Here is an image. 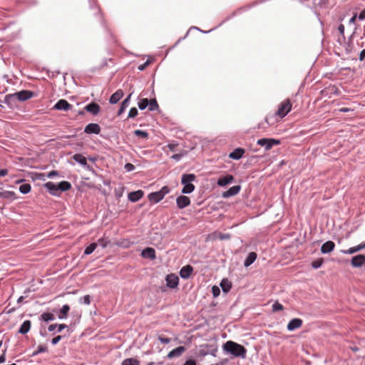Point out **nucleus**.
Listing matches in <instances>:
<instances>
[{"instance_id": "4468645a", "label": "nucleus", "mask_w": 365, "mask_h": 365, "mask_svg": "<svg viewBox=\"0 0 365 365\" xmlns=\"http://www.w3.org/2000/svg\"><path fill=\"white\" fill-rule=\"evenodd\" d=\"M193 272V267L191 265L182 267L180 271V275L183 279H188Z\"/></svg>"}, {"instance_id": "49530a36", "label": "nucleus", "mask_w": 365, "mask_h": 365, "mask_svg": "<svg viewBox=\"0 0 365 365\" xmlns=\"http://www.w3.org/2000/svg\"><path fill=\"white\" fill-rule=\"evenodd\" d=\"M158 339L163 344H169L171 341L170 338L165 337L163 335H160Z\"/></svg>"}, {"instance_id": "0e129e2a", "label": "nucleus", "mask_w": 365, "mask_h": 365, "mask_svg": "<svg viewBox=\"0 0 365 365\" xmlns=\"http://www.w3.org/2000/svg\"><path fill=\"white\" fill-rule=\"evenodd\" d=\"M350 110H351V109H350L349 108H341L339 109V111L342 112V113L349 112Z\"/></svg>"}, {"instance_id": "4c0bfd02", "label": "nucleus", "mask_w": 365, "mask_h": 365, "mask_svg": "<svg viewBox=\"0 0 365 365\" xmlns=\"http://www.w3.org/2000/svg\"><path fill=\"white\" fill-rule=\"evenodd\" d=\"M3 195H4L3 198L14 199V200L16 198V193L13 191L4 190Z\"/></svg>"}, {"instance_id": "79ce46f5", "label": "nucleus", "mask_w": 365, "mask_h": 365, "mask_svg": "<svg viewBox=\"0 0 365 365\" xmlns=\"http://www.w3.org/2000/svg\"><path fill=\"white\" fill-rule=\"evenodd\" d=\"M322 263H323V259L320 258V259L313 261L312 262V266L314 268L317 269L322 266Z\"/></svg>"}, {"instance_id": "6e6552de", "label": "nucleus", "mask_w": 365, "mask_h": 365, "mask_svg": "<svg viewBox=\"0 0 365 365\" xmlns=\"http://www.w3.org/2000/svg\"><path fill=\"white\" fill-rule=\"evenodd\" d=\"M167 286L170 288H175L178 285L179 278L175 274H169L165 278Z\"/></svg>"}, {"instance_id": "1a4fd4ad", "label": "nucleus", "mask_w": 365, "mask_h": 365, "mask_svg": "<svg viewBox=\"0 0 365 365\" xmlns=\"http://www.w3.org/2000/svg\"><path fill=\"white\" fill-rule=\"evenodd\" d=\"M71 108L72 105L64 99L59 100L53 106V109L58 110H68L71 109Z\"/></svg>"}, {"instance_id": "a18cd8bd", "label": "nucleus", "mask_w": 365, "mask_h": 365, "mask_svg": "<svg viewBox=\"0 0 365 365\" xmlns=\"http://www.w3.org/2000/svg\"><path fill=\"white\" fill-rule=\"evenodd\" d=\"M138 113V111L137 108L133 107L129 111L128 118H135V116H137Z\"/></svg>"}, {"instance_id": "4d7b16f0", "label": "nucleus", "mask_w": 365, "mask_h": 365, "mask_svg": "<svg viewBox=\"0 0 365 365\" xmlns=\"http://www.w3.org/2000/svg\"><path fill=\"white\" fill-rule=\"evenodd\" d=\"M8 174V170L7 169H1L0 170V177H4Z\"/></svg>"}, {"instance_id": "7c9ffc66", "label": "nucleus", "mask_w": 365, "mask_h": 365, "mask_svg": "<svg viewBox=\"0 0 365 365\" xmlns=\"http://www.w3.org/2000/svg\"><path fill=\"white\" fill-rule=\"evenodd\" d=\"M70 310V307L68 304H65L61 309L60 312L58 314L59 319H65L67 317L68 313Z\"/></svg>"}, {"instance_id": "e433bc0d", "label": "nucleus", "mask_w": 365, "mask_h": 365, "mask_svg": "<svg viewBox=\"0 0 365 365\" xmlns=\"http://www.w3.org/2000/svg\"><path fill=\"white\" fill-rule=\"evenodd\" d=\"M149 101L148 98H142L138 102V107L140 110H143L148 106Z\"/></svg>"}, {"instance_id": "412c9836", "label": "nucleus", "mask_w": 365, "mask_h": 365, "mask_svg": "<svg viewBox=\"0 0 365 365\" xmlns=\"http://www.w3.org/2000/svg\"><path fill=\"white\" fill-rule=\"evenodd\" d=\"M335 247V244L332 241H327L324 243L321 247V252L324 254L331 252Z\"/></svg>"}, {"instance_id": "0eeeda50", "label": "nucleus", "mask_w": 365, "mask_h": 365, "mask_svg": "<svg viewBox=\"0 0 365 365\" xmlns=\"http://www.w3.org/2000/svg\"><path fill=\"white\" fill-rule=\"evenodd\" d=\"M257 143L262 147H264L266 150H269L274 145H279L280 141L273 138H261L257 140Z\"/></svg>"}, {"instance_id": "dca6fc26", "label": "nucleus", "mask_w": 365, "mask_h": 365, "mask_svg": "<svg viewBox=\"0 0 365 365\" xmlns=\"http://www.w3.org/2000/svg\"><path fill=\"white\" fill-rule=\"evenodd\" d=\"M141 255L144 258H148L150 259H154L156 257L155 251L152 247H147L144 249L141 252Z\"/></svg>"}, {"instance_id": "9d476101", "label": "nucleus", "mask_w": 365, "mask_h": 365, "mask_svg": "<svg viewBox=\"0 0 365 365\" xmlns=\"http://www.w3.org/2000/svg\"><path fill=\"white\" fill-rule=\"evenodd\" d=\"M178 207L183 209L190 205V200L185 195H180L176 199Z\"/></svg>"}, {"instance_id": "58836bf2", "label": "nucleus", "mask_w": 365, "mask_h": 365, "mask_svg": "<svg viewBox=\"0 0 365 365\" xmlns=\"http://www.w3.org/2000/svg\"><path fill=\"white\" fill-rule=\"evenodd\" d=\"M110 243V240L108 238L101 237L98 240V245L101 246L103 248L106 247Z\"/></svg>"}, {"instance_id": "f3484780", "label": "nucleus", "mask_w": 365, "mask_h": 365, "mask_svg": "<svg viewBox=\"0 0 365 365\" xmlns=\"http://www.w3.org/2000/svg\"><path fill=\"white\" fill-rule=\"evenodd\" d=\"M234 180V177L232 175H227L226 176L220 178L217 180V185L219 186L223 187L230 183H231Z\"/></svg>"}, {"instance_id": "f704fd0d", "label": "nucleus", "mask_w": 365, "mask_h": 365, "mask_svg": "<svg viewBox=\"0 0 365 365\" xmlns=\"http://www.w3.org/2000/svg\"><path fill=\"white\" fill-rule=\"evenodd\" d=\"M148 106H149V110H152V111L158 110L159 108L158 102L155 98L150 99L149 101Z\"/></svg>"}, {"instance_id": "a878e982", "label": "nucleus", "mask_w": 365, "mask_h": 365, "mask_svg": "<svg viewBox=\"0 0 365 365\" xmlns=\"http://www.w3.org/2000/svg\"><path fill=\"white\" fill-rule=\"evenodd\" d=\"M279 118L277 116V113L275 112L273 114L268 115L265 118V121L269 125H272L277 123L279 121Z\"/></svg>"}, {"instance_id": "a211bd4d", "label": "nucleus", "mask_w": 365, "mask_h": 365, "mask_svg": "<svg viewBox=\"0 0 365 365\" xmlns=\"http://www.w3.org/2000/svg\"><path fill=\"white\" fill-rule=\"evenodd\" d=\"M123 91L121 89L117 90L110 98V103L112 104L117 103L123 96Z\"/></svg>"}, {"instance_id": "6e6d98bb", "label": "nucleus", "mask_w": 365, "mask_h": 365, "mask_svg": "<svg viewBox=\"0 0 365 365\" xmlns=\"http://www.w3.org/2000/svg\"><path fill=\"white\" fill-rule=\"evenodd\" d=\"M184 365H196V362L192 359H190L186 361Z\"/></svg>"}, {"instance_id": "37998d69", "label": "nucleus", "mask_w": 365, "mask_h": 365, "mask_svg": "<svg viewBox=\"0 0 365 365\" xmlns=\"http://www.w3.org/2000/svg\"><path fill=\"white\" fill-rule=\"evenodd\" d=\"M282 309H283V306L278 302H276L273 304V305H272L273 312L282 311Z\"/></svg>"}, {"instance_id": "864d4df0", "label": "nucleus", "mask_w": 365, "mask_h": 365, "mask_svg": "<svg viewBox=\"0 0 365 365\" xmlns=\"http://www.w3.org/2000/svg\"><path fill=\"white\" fill-rule=\"evenodd\" d=\"M61 339V336L58 335L56 337H54L52 341H51V343L55 345L57 343H58V341Z\"/></svg>"}, {"instance_id": "2eb2a0df", "label": "nucleus", "mask_w": 365, "mask_h": 365, "mask_svg": "<svg viewBox=\"0 0 365 365\" xmlns=\"http://www.w3.org/2000/svg\"><path fill=\"white\" fill-rule=\"evenodd\" d=\"M241 187L240 185H235L231 187L230 189H228L227 191L224 192L222 193V197L227 198L231 196L236 195L239 193L240 191Z\"/></svg>"}, {"instance_id": "c03bdc74", "label": "nucleus", "mask_w": 365, "mask_h": 365, "mask_svg": "<svg viewBox=\"0 0 365 365\" xmlns=\"http://www.w3.org/2000/svg\"><path fill=\"white\" fill-rule=\"evenodd\" d=\"M81 303H83L85 304H90L91 303V297L90 295H85L82 298L80 299Z\"/></svg>"}, {"instance_id": "bf43d9fd", "label": "nucleus", "mask_w": 365, "mask_h": 365, "mask_svg": "<svg viewBox=\"0 0 365 365\" xmlns=\"http://www.w3.org/2000/svg\"><path fill=\"white\" fill-rule=\"evenodd\" d=\"M57 327H58V331L61 332L63 329L67 327V326L66 324H63L57 325Z\"/></svg>"}, {"instance_id": "ea45409f", "label": "nucleus", "mask_w": 365, "mask_h": 365, "mask_svg": "<svg viewBox=\"0 0 365 365\" xmlns=\"http://www.w3.org/2000/svg\"><path fill=\"white\" fill-rule=\"evenodd\" d=\"M134 134L136 136L140 137L142 138H148V133L145 131L141 130H135L134 131Z\"/></svg>"}, {"instance_id": "2f4dec72", "label": "nucleus", "mask_w": 365, "mask_h": 365, "mask_svg": "<svg viewBox=\"0 0 365 365\" xmlns=\"http://www.w3.org/2000/svg\"><path fill=\"white\" fill-rule=\"evenodd\" d=\"M121 365H140V362L135 359L128 358L123 360Z\"/></svg>"}, {"instance_id": "09e8293b", "label": "nucleus", "mask_w": 365, "mask_h": 365, "mask_svg": "<svg viewBox=\"0 0 365 365\" xmlns=\"http://www.w3.org/2000/svg\"><path fill=\"white\" fill-rule=\"evenodd\" d=\"M212 290L213 296L215 297L219 296V294L220 293V290L219 287H217V286H213L212 288Z\"/></svg>"}, {"instance_id": "c756f323", "label": "nucleus", "mask_w": 365, "mask_h": 365, "mask_svg": "<svg viewBox=\"0 0 365 365\" xmlns=\"http://www.w3.org/2000/svg\"><path fill=\"white\" fill-rule=\"evenodd\" d=\"M130 96H131V94H130L121 103V106H120V109L118 110V115H120L123 112L124 110H125V108L128 107V103H129V101H130Z\"/></svg>"}, {"instance_id": "bb28decb", "label": "nucleus", "mask_w": 365, "mask_h": 365, "mask_svg": "<svg viewBox=\"0 0 365 365\" xmlns=\"http://www.w3.org/2000/svg\"><path fill=\"white\" fill-rule=\"evenodd\" d=\"M257 254L254 252L249 253L247 257L245 260L244 265L247 267L251 265L256 259Z\"/></svg>"}, {"instance_id": "774afa93", "label": "nucleus", "mask_w": 365, "mask_h": 365, "mask_svg": "<svg viewBox=\"0 0 365 365\" xmlns=\"http://www.w3.org/2000/svg\"><path fill=\"white\" fill-rule=\"evenodd\" d=\"M4 192V190L2 187H0V197H3Z\"/></svg>"}, {"instance_id": "cd10ccee", "label": "nucleus", "mask_w": 365, "mask_h": 365, "mask_svg": "<svg viewBox=\"0 0 365 365\" xmlns=\"http://www.w3.org/2000/svg\"><path fill=\"white\" fill-rule=\"evenodd\" d=\"M220 287L224 292H228L232 287V283L227 279H223L220 282Z\"/></svg>"}, {"instance_id": "6ab92c4d", "label": "nucleus", "mask_w": 365, "mask_h": 365, "mask_svg": "<svg viewBox=\"0 0 365 365\" xmlns=\"http://www.w3.org/2000/svg\"><path fill=\"white\" fill-rule=\"evenodd\" d=\"M245 153V149L238 148L235 149L232 153L229 154V158L234 160H239L242 157Z\"/></svg>"}, {"instance_id": "5fc2aeb1", "label": "nucleus", "mask_w": 365, "mask_h": 365, "mask_svg": "<svg viewBox=\"0 0 365 365\" xmlns=\"http://www.w3.org/2000/svg\"><path fill=\"white\" fill-rule=\"evenodd\" d=\"M344 26L343 24H340L339 26H338V31L339 32L344 35Z\"/></svg>"}, {"instance_id": "8fccbe9b", "label": "nucleus", "mask_w": 365, "mask_h": 365, "mask_svg": "<svg viewBox=\"0 0 365 365\" xmlns=\"http://www.w3.org/2000/svg\"><path fill=\"white\" fill-rule=\"evenodd\" d=\"M125 169L128 172H131L135 169V166L132 163H128L125 165Z\"/></svg>"}, {"instance_id": "c9c22d12", "label": "nucleus", "mask_w": 365, "mask_h": 365, "mask_svg": "<svg viewBox=\"0 0 365 365\" xmlns=\"http://www.w3.org/2000/svg\"><path fill=\"white\" fill-rule=\"evenodd\" d=\"M41 319L45 322H48L54 319V315L51 313L44 312L41 316Z\"/></svg>"}, {"instance_id": "b1692460", "label": "nucleus", "mask_w": 365, "mask_h": 365, "mask_svg": "<svg viewBox=\"0 0 365 365\" xmlns=\"http://www.w3.org/2000/svg\"><path fill=\"white\" fill-rule=\"evenodd\" d=\"M31 327V322L30 320H26L24 322V323L21 325L19 333L21 334H25L29 331Z\"/></svg>"}, {"instance_id": "680f3d73", "label": "nucleus", "mask_w": 365, "mask_h": 365, "mask_svg": "<svg viewBox=\"0 0 365 365\" xmlns=\"http://www.w3.org/2000/svg\"><path fill=\"white\" fill-rule=\"evenodd\" d=\"M56 327H57V324H51L48 327V329L49 331H53L56 329Z\"/></svg>"}, {"instance_id": "473e14b6", "label": "nucleus", "mask_w": 365, "mask_h": 365, "mask_svg": "<svg viewBox=\"0 0 365 365\" xmlns=\"http://www.w3.org/2000/svg\"><path fill=\"white\" fill-rule=\"evenodd\" d=\"M31 190V185L29 183H25L19 187V191L23 194L29 193Z\"/></svg>"}, {"instance_id": "423d86ee", "label": "nucleus", "mask_w": 365, "mask_h": 365, "mask_svg": "<svg viewBox=\"0 0 365 365\" xmlns=\"http://www.w3.org/2000/svg\"><path fill=\"white\" fill-rule=\"evenodd\" d=\"M34 96V93L31 91L23 90L19 92L14 93L9 96V98L17 99L20 101H25L31 98Z\"/></svg>"}, {"instance_id": "aec40b11", "label": "nucleus", "mask_w": 365, "mask_h": 365, "mask_svg": "<svg viewBox=\"0 0 365 365\" xmlns=\"http://www.w3.org/2000/svg\"><path fill=\"white\" fill-rule=\"evenodd\" d=\"M143 192L140 190L131 192L128 194V199L131 202H137L138 200L143 197Z\"/></svg>"}, {"instance_id": "5701e85b", "label": "nucleus", "mask_w": 365, "mask_h": 365, "mask_svg": "<svg viewBox=\"0 0 365 365\" xmlns=\"http://www.w3.org/2000/svg\"><path fill=\"white\" fill-rule=\"evenodd\" d=\"M185 351V348L184 346H178L170 351L168 354V357L171 359L173 357L180 356Z\"/></svg>"}, {"instance_id": "69168bd1", "label": "nucleus", "mask_w": 365, "mask_h": 365, "mask_svg": "<svg viewBox=\"0 0 365 365\" xmlns=\"http://www.w3.org/2000/svg\"><path fill=\"white\" fill-rule=\"evenodd\" d=\"M6 359H5V356H4V353L0 356V364H2L5 361Z\"/></svg>"}, {"instance_id": "9b49d317", "label": "nucleus", "mask_w": 365, "mask_h": 365, "mask_svg": "<svg viewBox=\"0 0 365 365\" xmlns=\"http://www.w3.org/2000/svg\"><path fill=\"white\" fill-rule=\"evenodd\" d=\"M84 132L88 134H99L101 132V127L97 123H89L85 127Z\"/></svg>"}, {"instance_id": "338daca9", "label": "nucleus", "mask_w": 365, "mask_h": 365, "mask_svg": "<svg viewBox=\"0 0 365 365\" xmlns=\"http://www.w3.org/2000/svg\"><path fill=\"white\" fill-rule=\"evenodd\" d=\"M356 19V14H354L350 19V23H354Z\"/></svg>"}, {"instance_id": "052dcab7", "label": "nucleus", "mask_w": 365, "mask_h": 365, "mask_svg": "<svg viewBox=\"0 0 365 365\" xmlns=\"http://www.w3.org/2000/svg\"><path fill=\"white\" fill-rule=\"evenodd\" d=\"M57 175H58V173L55 170H53V171H51L50 173H48V177L53 178V176H56Z\"/></svg>"}, {"instance_id": "f8f14e48", "label": "nucleus", "mask_w": 365, "mask_h": 365, "mask_svg": "<svg viewBox=\"0 0 365 365\" xmlns=\"http://www.w3.org/2000/svg\"><path fill=\"white\" fill-rule=\"evenodd\" d=\"M351 264L354 267H361L364 264H365V255H359L353 257L351 259Z\"/></svg>"}, {"instance_id": "39448f33", "label": "nucleus", "mask_w": 365, "mask_h": 365, "mask_svg": "<svg viewBox=\"0 0 365 365\" xmlns=\"http://www.w3.org/2000/svg\"><path fill=\"white\" fill-rule=\"evenodd\" d=\"M292 104L289 99L283 101L279 106L278 110L276 112L279 119L283 118L291 110Z\"/></svg>"}, {"instance_id": "f03ea898", "label": "nucleus", "mask_w": 365, "mask_h": 365, "mask_svg": "<svg viewBox=\"0 0 365 365\" xmlns=\"http://www.w3.org/2000/svg\"><path fill=\"white\" fill-rule=\"evenodd\" d=\"M44 187L49 191L53 195H58L60 191H67L71 189V185L68 181H62L58 185H56L53 182H48L45 183Z\"/></svg>"}, {"instance_id": "de8ad7c7", "label": "nucleus", "mask_w": 365, "mask_h": 365, "mask_svg": "<svg viewBox=\"0 0 365 365\" xmlns=\"http://www.w3.org/2000/svg\"><path fill=\"white\" fill-rule=\"evenodd\" d=\"M178 145V143H171L168 144L165 148H168L170 151H175Z\"/></svg>"}, {"instance_id": "20e7f679", "label": "nucleus", "mask_w": 365, "mask_h": 365, "mask_svg": "<svg viewBox=\"0 0 365 365\" xmlns=\"http://www.w3.org/2000/svg\"><path fill=\"white\" fill-rule=\"evenodd\" d=\"M169 192L170 188L168 186H163L159 191L150 193L148 198L151 202L157 203L163 200Z\"/></svg>"}, {"instance_id": "e2e57ef3", "label": "nucleus", "mask_w": 365, "mask_h": 365, "mask_svg": "<svg viewBox=\"0 0 365 365\" xmlns=\"http://www.w3.org/2000/svg\"><path fill=\"white\" fill-rule=\"evenodd\" d=\"M365 57V49L362 50L359 55V59L362 61Z\"/></svg>"}, {"instance_id": "4be33fe9", "label": "nucleus", "mask_w": 365, "mask_h": 365, "mask_svg": "<svg viewBox=\"0 0 365 365\" xmlns=\"http://www.w3.org/2000/svg\"><path fill=\"white\" fill-rule=\"evenodd\" d=\"M85 109L89 112V113H91L93 115H96L99 113L100 111V106L98 104V103H89L88 104L86 107H85Z\"/></svg>"}, {"instance_id": "f257e3e1", "label": "nucleus", "mask_w": 365, "mask_h": 365, "mask_svg": "<svg viewBox=\"0 0 365 365\" xmlns=\"http://www.w3.org/2000/svg\"><path fill=\"white\" fill-rule=\"evenodd\" d=\"M223 349L225 351L228 352L235 357L240 356L245 358L247 350L246 349L235 341H227L223 344Z\"/></svg>"}, {"instance_id": "393cba45", "label": "nucleus", "mask_w": 365, "mask_h": 365, "mask_svg": "<svg viewBox=\"0 0 365 365\" xmlns=\"http://www.w3.org/2000/svg\"><path fill=\"white\" fill-rule=\"evenodd\" d=\"M365 248V242L364 243H361L360 245L356 246V247H350L349 250H342V252L344 253V254H354L355 252H357Z\"/></svg>"}, {"instance_id": "7ed1b4c3", "label": "nucleus", "mask_w": 365, "mask_h": 365, "mask_svg": "<svg viewBox=\"0 0 365 365\" xmlns=\"http://www.w3.org/2000/svg\"><path fill=\"white\" fill-rule=\"evenodd\" d=\"M196 178L194 174H183L181 178V183L184 185L182 192L185 194H189L194 191L195 185L191 183Z\"/></svg>"}, {"instance_id": "3c124183", "label": "nucleus", "mask_w": 365, "mask_h": 365, "mask_svg": "<svg viewBox=\"0 0 365 365\" xmlns=\"http://www.w3.org/2000/svg\"><path fill=\"white\" fill-rule=\"evenodd\" d=\"M148 64H149V62L147 61L144 63L139 65L138 68L140 71H143L148 66Z\"/></svg>"}, {"instance_id": "603ef678", "label": "nucleus", "mask_w": 365, "mask_h": 365, "mask_svg": "<svg viewBox=\"0 0 365 365\" xmlns=\"http://www.w3.org/2000/svg\"><path fill=\"white\" fill-rule=\"evenodd\" d=\"M46 351V349L43 346H39L38 349L34 353V354H37L41 352H44Z\"/></svg>"}, {"instance_id": "13d9d810", "label": "nucleus", "mask_w": 365, "mask_h": 365, "mask_svg": "<svg viewBox=\"0 0 365 365\" xmlns=\"http://www.w3.org/2000/svg\"><path fill=\"white\" fill-rule=\"evenodd\" d=\"M359 19L360 20L365 19V9H364L363 11H361V13L359 15Z\"/></svg>"}, {"instance_id": "c85d7f7f", "label": "nucleus", "mask_w": 365, "mask_h": 365, "mask_svg": "<svg viewBox=\"0 0 365 365\" xmlns=\"http://www.w3.org/2000/svg\"><path fill=\"white\" fill-rule=\"evenodd\" d=\"M73 158L83 166H86L88 165L86 158L81 154H75L73 156Z\"/></svg>"}, {"instance_id": "72a5a7b5", "label": "nucleus", "mask_w": 365, "mask_h": 365, "mask_svg": "<svg viewBox=\"0 0 365 365\" xmlns=\"http://www.w3.org/2000/svg\"><path fill=\"white\" fill-rule=\"evenodd\" d=\"M98 244L96 242L91 243L89 246H88L85 250L84 254L88 255L91 254L97 247Z\"/></svg>"}, {"instance_id": "a19ab883", "label": "nucleus", "mask_w": 365, "mask_h": 365, "mask_svg": "<svg viewBox=\"0 0 365 365\" xmlns=\"http://www.w3.org/2000/svg\"><path fill=\"white\" fill-rule=\"evenodd\" d=\"M187 154V151L185 150H182L180 153H178V154H175L171 156V158L176 160V161H178L180 160L183 156H185V155Z\"/></svg>"}, {"instance_id": "ddd939ff", "label": "nucleus", "mask_w": 365, "mask_h": 365, "mask_svg": "<svg viewBox=\"0 0 365 365\" xmlns=\"http://www.w3.org/2000/svg\"><path fill=\"white\" fill-rule=\"evenodd\" d=\"M302 320L299 318H295L292 319L287 324V329L289 331H293L294 329H299L302 325Z\"/></svg>"}]
</instances>
